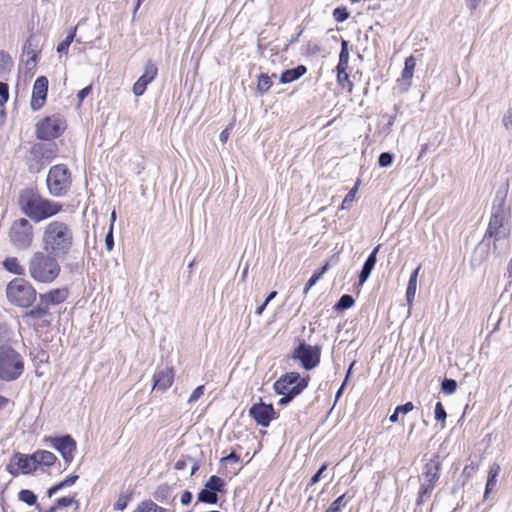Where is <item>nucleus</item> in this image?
<instances>
[{
  "label": "nucleus",
  "mask_w": 512,
  "mask_h": 512,
  "mask_svg": "<svg viewBox=\"0 0 512 512\" xmlns=\"http://www.w3.org/2000/svg\"><path fill=\"white\" fill-rule=\"evenodd\" d=\"M17 203L20 211L28 220L36 223L51 218L62 211L59 202L44 198L36 189L24 188L19 192Z\"/></svg>",
  "instance_id": "obj_1"
},
{
  "label": "nucleus",
  "mask_w": 512,
  "mask_h": 512,
  "mask_svg": "<svg viewBox=\"0 0 512 512\" xmlns=\"http://www.w3.org/2000/svg\"><path fill=\"white\" fill-rule=\"evenodd\" d=\"M42 245L45 252L59 258L66 257L73 247V232L63 221H51L43 231Z\"/></svg>",
  "instance_id": "obj_2"
},
{
  "label": "nucleus",
  "mask_w": 512,
  "mask_h": 512,
  "mask_svg": "<svg viewBox=\"0 0 512 512\" xmlns=\"http://www.w3.org/2000/svg\"><path fill=\"white\" fill-rule=\"evenodd\" d=\"M57 256L43 251L33 253L28 263L30 277L42 284L53 283L60 275L61 266Z\"/></svg>",
  "instance_id": "obj_3"
},
{
  "label": "nucleus",
  "mask_w": 512,
  "mask_h": 512,
  "mask_svg": "<svg viewBox=\"0 0 512 512\" xmlns=\"http://www.w3.org/2000/svg\"><path fill=\"white\" fill-rule=\"evenodd\" d=\"M25 370L22 355L8 344L0 345V380L12 382L19 379Z\"/></svg>",
  "instance_id": "obj_4"
},
{
  "label": "nucleus",
  "mask_w": 512,
  "mask_h": 512,
  "mask_svg": "<svg viewBox=\"0 0 512 512\" xmlns=\"http://www.w3.org/2000/svg\"><path fill=\"white\" fill-rule=\"evenodd\" d=\"M509 218L490 216L487 229L484 233L483 238L476 246L473 256L472 263L474 265H481L489 257L491 247V237L493 233L500 232H511V227L508 223Z\"/></svg>",
  "instance_id": "obj_5"
},
{
  "label": "nucleus",
  "mask_w": 512,
  "mask_h": 512,
  "mask_svg": "<svg viewBox=\"0 0 512 512\" xmlns=\"http://www.w3.org/2000/svg\"><path fill=\"white\" fill-rule=\"evenodd\" d=\"M6 295L11 304L28 308L35 302L37 291L28 280L18 277L8 283Z\"/></svg>",
  "instance_id": "obj_6"
},
{
  "label": "nucleus",
  "mask_w": 512,
  "mask_h": 512,
  "mask_svg": "<svg viewBox=\"0 0 512 512\" xmlns=\"http://www.w3.org/2000/svg\"><path fill=\"white\" fill-rule=\"evenodd\" d=\"M46 184L52 196H65L72 185V175L67 165L56 164L52 166L48 172Z\"/></svg>",
  "instance_id": "obj_7"
},
{
  "label": "nucleus",
  "mask_w": 512,
  "mask_h": 512,
  "mask_svg": "<svg viewBox=\"0 0 512 512\" xmlns=\"http://www.w3.org/2000/svg\"><path fill=\"white\" fill-rule=\"evenodd\" d=\"M441 471V461L438 454L434 455L424 466L422 476L424 478L421 483L416 504L422 505L432 494L436 483L439 480Z\"/></svg>",
  "instance_id": "obj_8"
},
{
  "label": "nucleus",
  "mask_w": 512,
  "mask_h": 512,
  "mask_svg": "<svg viewBox=\"0 0 512 512\" xmlns=\"http://www.w3.org/2000/svg\"><path fill=\"white\" fill-rule=\"evenodd\" d=\"M34 239L33 225L27 218L15 220L9 229V240L17 250H27Z\"/></svg>",
  "instance_id": "obj_9"
},
{
  "label": "nucleus",
  "mask_w": 512,
  "mask_h": 512,
  "mask_svg": "<svg viewBox=\"0 0 512 512\" xmlns=\"http://www.w3.org/2000/svg\"><path fill=\"white\" fill-rule=\"evenodd\" d=\"M58 145L55 142L36 143L30 150L31 161L29 169L32 172H39L48 165L58 154Z\"/></svg>",
  "instance_id": "obj_10"
},
{
  "label": "nucleus",
  "mask_w": 512,
  "mask_h": 512,
  "mask_svg": "<svg viewBox=\"0 0 512 512\" xmlns=\"http://www.w3.org/2000/svg\"><path fill=\"white\" fill-rule=\"evenodd\" d=\"M291 358L298 361L305 370H312L320 363L321 347L318 345L312 346L302 340L293 350Z\"/></svg>",
  "instance_id": "obj_11"
},
{
  "label": "nucleus",
  "mask_w": 512,
  "mask_h": 512,
  "mask_svg": "<svg viewBox=\"0 0 512 512\" xmlns=\"http://www.w3.org/2000/svg\"><path fill=\"white\" fill-rule=\"evenodd\" d=\"M38 469L36 464V459L34 453L32 454H23L20 452H15L9 463L6 465V471L11 474L13 477H17L22 474H31Z\"/></svg>",
  "instance_id": "obj_12"
},
{
  "label": "nucleus",
  "mask_w": 512,
  "mask_h": 512,
  "mask_svg": "<svg viewBox=\"0 0 512 512\" xmlns=\"http://www.w3.org/2000/svg\"><path fill=\"white\" fill-rule=\"evenodd\" d=\"M44 442L58 451L67 465L71 464L77 449V443L71 435L48 436L44 438Z\"/></svg>",
  "instance_id": "obj_13"
},
{
  "label": "nucleus",
  "mask_w": 512,
  "mask_h": 512,
  "mask_svg": "<svg viewBox=\"0 0 512 512\" xmlns=\"http://www.w3.org/2000/svg\"><path fill=\"white\" fill-rule=\"evenodd\" d=\"M65 130L61 119L57 117H45L36 124V137L40 140L50 141L60 137Z\"/></svg>",
  "instance_id": "obj_14"
},
{
  "label": "nucleus",
  "mask_w": 512,
  "mask_h": 512,
  "mask_svg": "<svg viewBox=\"0 0 512 512\" xmlns=\"http://www.w3.org/2000/svg\"><path fill=\"white\" fill-rule=\"evenodd\" d=\"M224 486L225 482L221 477L217 475L210 476L203 488L199 491L197 500L205 504H217L219 500L218 493L223 490Z\"/></svg>",
  "instance_id": "obj_15"
},
{
  "label": "nucleus",
  "mask_w": 512,
  "mask_h": 512,
  "mask_svg": "<svg viewBox=\"0 0 512 512\" xmlns=\"http://www.w3.org/2000/svg\"><path fill=\"white\" fill-rule=\"evenodd\" d=\"M248 414L261 427H268L272 420L278 418L273 405L263 402L262 399L249 408Z\"/></svg>",
  "instance_id": "obj_16"
},
{
  "label": "nucleus",
  "mask_w": 512,
  "mask_h": 512,
  "mask_svg": "<svg viewBox=\"0 0 512 512\" xmlns=\"http://www.w3.org/2000/svg\"><path fill=\"white\" fill-rule=\"evenodd\" d=\"M48 84L49 82L46 76L36 78L30 101V106L33 111H38L44 106L47 99Z\"/></svg>",
  "instance_id": "obj_17"
},
{
  "label": "nucleus",
  "mask_w": 512,
  "mask_h": 512,
  "mask_svg": "<svg viewBox=\"0 0 512 512\" xmlns=\"http://www.w3.org/2000/svg\"><path fill=\"white\" fill-rule=\"evenodd\" d=\"M158 68L151 61L148 60L144 67V73L138 78V80L133 85V93L135 96H142L147 86L157 77Z\"/></svg>",
  "instance_id": "obj_18"
},
{
  "label": "nucleus",
  "mask_w": 512,
  "mask_h": 512,
  "mask_svg": "<svg viewBox=\"0 0 512 512\" xmlns=\"http://www.w3.org/2000/svg\"><path fill=\"white\" fill-rule=\"evenodd\" d=\"M310 381V376L306 375L305 377H302L299 372H286L282 374L275 382L274 384H280L281 382L283 384L286 383L285 389L288 391L291 389L299 388L301 387V393L308 387Z\"/></svg>",
  "instance_id": "obj_19"
},
{
  "label": "nucleus",
  "mask_w": 512,
  "mask_h": 512,
  "mask_svg": "<svg viewBox=\"0 0 512 512\" xmlns=\"http://www.w3.org/2000/svg\"><path fill=\"white\" fill-rule=\"evenodd\" d=\"M174 376L172 367L158 368L153 375V390L165 392L173 384Z\"/></svg>",
  "instance_id": "obj_20"
},
{
  "label": "nucleus",
  "mask_w": 512,
  "mask_h": 512,
  "mask_svg": "<svg viewBox=\"0 0 512 512\" xmlns=\"http://www.w3.org/2000/svg\"><path fill=\"white\" fill-rule=\"evenodd\" d=\"M416 66V59L414 56H409L405 59L404 68L401 72V77L397 79V84L402 93L409 90L412 85L413 73Z\"/></svg>",
  "instance_id": "obj_21"
},
{
  "label": "nucleus",
  "mask_w": 512,
  "mask_h": 512,
  "mask_svg": "<svg viewBox=\"0 0 512 512\" xmlns=\"http://www.w3.org/2000/svg\"><path fill=\"white\" fill-rule=\"evenodd\" d=\"M510 234L511 232H498L497 234H492L490 250H492L495 257H502L509 251Z\"/></svg>",
  "instance_id": "obj_22"
},
{
  "label": "nucleus",
  "mask_w": 512,
  "mask_h": 512,
  "mask_svg": "<svg viewBox=\"0 0 512 512\" xmlns=\"http://www.w3.org/2000/svg\"><path fill=\"white\" fill-rule=\"evenodd\" d=\"M68 296V288L63 287L52 289L46 293L40 294L39 299L43 304H46L47 306H53L65 302Z\"/></svg>",
  "instance_id": "obj_23"
},
{
  "label": "nucleus",
  "mask_w": 512,
  "mask_h": 512,
  "mask_svg": "<svg viewBox=\"0 0 512 512\" xmlns=\"http://www.w3.org/2000/svg\"><path fill=\"white\" fill-rule=\"evenodd\" d=\"M286 383L283 384H273V390L277 395H281L282 397L278 400L277 405L281 407H286L289 405L297 396L301 394V387L287 390Z\"/></svg>",
  "instance_id": "obj_24"
},
{
  "label": "nucleus",
  "mask_w": 512,
  "mask_h": 512,
  "mask_svg": "<svg viewBox=\"0 0 512 512\" xmlns=\"http://www.w3.org/2000/svg\"><path fill=\"white\" fill-rule=\"evenodd\" d=\"M379 249L380 245H377L366 258L358 276V281L360 285H363L370 277L371 272L374 269L377 262V253Z\"/></svg>",
  "instance_id": "obj_25"
},
{
  "label": "nucleus",
  "mask_w": 512,
  "mask_h": 512,
  "mask_svg": "<svg viewBox=\"0 0 512 512\" xmlns=\"http://www.w3.org/2000/svg\"><path fill=\"white\" fill-rule=\"evenodd\" d=\"M306 73L307 67L303 64H300L294 68L284 70L279 77V81L282 84L292 83L300 79Z\"/></svg>",
  "instance_id": "obj_26"
},
{
  "label": "nucleus",
  "mask_w": 512,
  "mask_h": 512,
  "mask_svg": "<svg viewBox=\"0 0 512 512\" xmlns=\"http://www.w3.org/2000/svg\"><path fill=\"white\" fill-rule=\"evenodd\" d=\"M34 456L38 468L40 466L51 467L58 460L55 454L47 450H36Z\"/></svg>",
  "instance_id": "obj_27"
},
{
  "label": "nucleus",
  "mask_w": 512,
  "mask_h": 512,
  "mask_svg": "<svg viewBox=\"0 0 512 512\" xmlns=\"http://www.w3.org/2000/svg\"><path fill=\"white\" fill-rule=\"evenodd\" d=\"M420 267H417L410 275L407 289H406V301L409 306L412 305L413 300L415 298L416 294V288H417V277L419 273Z\"/></svg>",
  "instance_id": "obj_28"
},
{
  "label": "nucleus",
  "mask_w": 512,
  "mask_h": 512,
  "mask_svg": "<svg viewBox=\"0 0 512 512\" xmlns=\"http://www.w3.org/2000/svg\"><path fill=\"white\" fill-rule=\"evenodd\" d=\"M133 512H174L172 510H168L157 505L152 500H144L141 501L137 507L133 510Z\"/></svg>",
  "instance_id": "obj_29"
},
{
  "label": "nucleus",
  "mask_w": 512,
  "mask_h": 512,
  "mask_svg": "<svg viewBox=\"0 0 512 512\" xmlns=\"http://www.w3.org/2000/svg\"><path fill=\"white\" fill-rule=\"evenodd\" d=\"M509 190V184L508 182L501 187L498 188L496 191L492 207L494 208H506V199L508 195Z\"/></svg>",
  "instance_id": "obj_30"
},
{
  "label": "nucleus",
  "mask_w": 512,
  "mask_h": 512,
  "mask_svg": "<svg viewBox=\"0 0 512 512\" xmlns=\"http://www.w3.org/2000/svg\"><path fill=\"white\" fill-rule=\"evenodd\" d=\"M3 267L8 272L16 274V275H24L25 274V268L22 265H20V263L16 257H7L3 261Z\"/></svg>",
  "instance_id": "obj_31"
},
{
  "label": "nucleus",
  "mask_w": 512,
  "mask_h": 512,
  "mask_svg": "<svg viewBox=\"0 0 512 512\" xmlns=\"http://www.w3.org/2000/svg\"><path fill=\"white\" fill-rule=\"evenodd\" d=\"M76 31H77V26L70 28L65 39L57 45L56 50L59 54H67L68 53L69 47L76 37Z\"/></svg>",
  "instance_id": "obj_32"
},
{
  "label": "nucleus",
  "mask_w": 512,
  "mask_h": 512,
  "mask_svg": "<svg viewBox=\"0 0 512 512\" xmlns=\"http://www.w3.org/2000/svg\"><path fill=\"white\" fill-rule=\"evenodd\" d=\"M355 304V299L350 294H343L333 306L336 312H343Z\"/></svg>",
  "instance_id": "obj_33"
},
{
  "label": "nucleus",
  "mask_w": 512,
  "mask_h": 512,
  "mask_svg": "<svg viewBox=\"0 0 512 512\" xmlns=\"http://www.w3.org/2000/svg\"><path fill=\"white\" fill-rule=\"evenodd\" d=\"M48 307L49 306H47L46 304H43L40 301V303L37 306L33 307L32 309H30L29 311L26 312L25 317L35 319V320L41 319L49 314Z\"/></svg>",
  "instance_id": "obj_34"
},
{
  "label": "nucleus",
  "mask_w": 512,
  "mask_h": 512,
  "mask_svg": "<svg viewBox=\"0 0 512 512\" xmlns=\"http://www.w3.org/2000/svg\"><path fill=\"white\" fill-rule=\"evenodd\" d=\"M18 499L19 501L24 502L28 506H35V508L37 507V505H39L37 502V495L30 489L20 490L18 492Z\"/></svg>",
  "instance_id": "obj_35"
},
{
  "label": "nucleus",
  "mask_w": 512,
  "mask_h": 512,
  "mask_svg": "<svg viewBox=\"0 0 512 512\" xmlns=\"http://www.w3.org/2000/svg\"><path fill=\"white\" fill-rule=\"evenodd\" d=\"M353 496H349L347 498V493L340 495L336 498L330 506L326 509L325 512H341L342 508H344L347 503L352 499Z\"/></svg>",
  "instance_id": "obj_36"
},
{
  "label": "nucleus",
  "mask_w": 512,
  "mask_h": 512,
  "mask_svg": "<svg viewBox=\"0 0 512 512\" xmlns=\"http://www.w3.org/2000/svg\"><path fill=\"white\" fill-rule=\"evenodd\" d=\"M13 66V61L11 56L3 51L0 50V77H3L5 74H7Z\"/></svg>",
  "instance_id": "obj_37"
},
{
  "label": "nucleus",
  "mask_w": 512,
  "mask_h": 512,
  "mask_svg": "<svg viewBox=\"0 0 512 512\" xmlns=\"http://www.w3.org/2000/svg\"><path fill=\"white\" fill-rule=\"evenodd\" d=\"M349 63V50H348V41L342 39L341 41V49L339 53V60L336 68H348Z\"/></svg>",
  "instance_id": "obj_38"
},
{
  "label": "nucleus",
  "mask_w": 512,
  "mask_h": 512,
  "mask_svg": "<svg viewBox=\"0 0 512 512\" xmlns=\"http://www.w3.org/2000/svg\"><path fill=\"white\" fill-rule=\"evenodd\" d=\"M346 70L347 68H336L337 82L342 88H347L348 91L351 92L353 83L350 81Z\"/></svg>",
  "instance_id": "obj_39"
},
{
  "label": "nucleus",
  "mask_w": 512,
  "mask_h": 512,
  "mask_svg": "<svg viewBox=\"0 0 512 512\" xmlns=\"http://www.w3.org/2000/svg\"><path fill=\"white\" fill-rule=\"evenodd\" d=\"M271 86H272V81H271L270 76L266 73H260L258 76L257 92L260 95H263L269 91Z\"/></svg>",
  "instance_id": "obj_40"
},
{
  "label": "nucleus",
  "mask_w": 512,
  "mask_h": 512,
  "mask_svg": "<svg viewBox=\"0 0 512 512\" xmlns=\"http://www.w3.org/2000/svg\"><path fill=\"white\" fill-rule=\"evenodd\" d=\"M153 497L156 501L164 502L171 497V488L167 484H161L157 487L153 493Z\"/></svg>",
  "instance_id": "obj_41"
},
{
  "label": "nucleus",
  "mask_w": 512,
  "mask_h": 512,
  "mask_svg": "<svg viewBox=\"0 0 512 512\" xmlns=\"http://www.w3.org/2000/svg\"><path fill=\"white\" fill-rule=\"evenodd\" d=\"M131 498H132L131 493H121L118 496V499L114 504V510H116V511L125 510L128 506V503L130 502Z\"/></svg>",
  "instance_id": "obj_42"
},
{
  "label": "nucleus",
  "mask_w": 512,
  "mask_h": 512,
  "mask_svg": "<svg viewBox=\"0 0 512 512\" xmlns=\"http://www.w3.org/2000/svg\"><path fill=\"white\" fill-rule=\"evenodd\" d=\"M457 382L452 378H444L441 382V390L444 394L451 395L457 389Z\"/></svg>",
  "instance_id": "obj_43"
},
{
  "label": "nucleus",
  "mask_w": 512,
  "mask_h": 512,
  "mask_svg": "<svg viewBox=\"0 0 512 512\" xmlns=\"http://www.w3.org/2000/svg\"><path fill=\"white\" fill-rule=\"evenodd\" d=\"M332 15L336 22L342 23L349 18L350 13L345 6H338L333 10Z\"/></svg>",
  "instance_id": "obj_44"
},
{
  "label": "nucleus",
  "mask_w": 512,
  "mask_h": 512,
  "mask_svg": "<svg viewBox=\"0 0 512 512\" xmlns=\"http://www.w3.org/2000/svg\"><path fill=\"white\" fill-rule=\"evenodd\" d=\"M498 471H499V466H497L495 470L491 469L489 471V475H488L486 486H485V493H484L485 497L495 487V485H496V477L498 475Z\"/></svg>",
  "instance_id": "obj_45"
},
{
  "label": "nucleus",
  "mask_w": 512,
  "mask_h": 512,
  "mask_svg": "<svg viewBox=\"0 0 512 512\" xmlns=\"http://www.w3.org/2000/svg\"><path fill=\"white\" fill-rule=\"evenodd\" d=\"M73 503H76V507L79 506V503L78 501H76L74 499V497H70V496H63L61 498H58L55 500L53 506L56 507V510H58V508H65V507H69L71 506Z\"/></svg>",
  "instance_id": "obj_46"
},
{
  "label": "nucleus",
  "mask_w": 512,
  "mask_h": 512,
  "mask_svg": "<svg viewBox=\"0 0 512 512\" xmlns=\"http://www.w3.org/2000/svg\"><path fill=\"white\" fill-rule=\"evenodd\" d=\"M478 469V465L474 462H471L470 464L465 465L463 471H462V477H464V480L462 481V486L465 485L466 481L473 477L475 472Z\"/></svg>",
  "instance_id": "obj_47"
},
{
  "label": "nucleus",
  "mask_w": 512,
  "mask_h": 512,
  "mask_svg": "<svg viewBox=\"0 0 512 512\" xmlns=\"http://www.w3.org/2000/svg\"><path fill=\"white\" fill-rule=\"evenodd\" d=\"M394 160V154L391 152H382L378 157V165L386 168L392 165Z\"/></svg>",
  "instance_id": "obj_48"
},
{
  "label": "nucleus",
  "mask_w": 512,
  "mask_h": 512,
  "mask_svg": "<svg viewBox=\"0 0 512 512\" xmlns=\"http://www.w3.org/2000/svg\"><path fill=\"white\" fill-rule=\"evenodd\" d=\"M23 52L26 53L27 55H30V60L31 61H34V62L36 61L37 54H36V49H34L32 47V36H30L26 40V42H25V44L23 46Z\"/></svg>",
  "instance_id": "obj_49"
},
{
  "label": "nucleus",
  "mask_w": 512,
  "mask_h": 512,
  "mask_svg": "<svg viewBox=\"0 0 512 512\" xmlns=\"http://www.w3.org/2000/svg\"><path fill=\"white\" fill-rule=\"evenodd\" d=\"M434 416L437 421L445 422L447 413L441 402H437L434 409Z\"/></svg>",
  "instance_id": "obj_50"
},
{
  "label": "nucleus",
  "mask_w": 512,
  "mask_h": 512,
  "mask_svg": "<svg viewBox=\"0 0 512 512\" xmlns=\"http://www.w3.org/2000/svg\"><path fill=\"white\" fill-rule=\"evenodd\" d=\"M355 195H356V187L351 189L346 194V196L344 197V199L342 201L341 209H349L351 207L353 201L355 200Z\"/></svg>",
  "instance_id": "obj_51"
},
{
  "label": "nucleus",
  "mask_w": 512,
  "mask_h": 512,
  "mask_svg": "<svg viewBox=\"0 0 512 512\" xmlns=\"http://www.w3.org/2000/svg\"><path fill=\"white\" fill-rule=\"evenodd\" d=\"M328 464L323 463L315 474L312 475L309 481V485L313 486L318 483L322 477V474L327 470Z\"/></svg>",
  "instance_id": "obj_52"
},
{
  "label": "nucleus",
  "mask_w": 512,
  "mask_h": 512,
  "mask_svg": "<svg viewBox=\"0 0 512 512\" xmlns=\"http://www.w3.org/2000/svg\"><path fill=\"white\" fill-rule=\"evenodd\" d=\"M321 51V48L318 43L313 41H308L305 45V53L307 55H316Z\"/></svg>",
  "instance_id": "obj_53"
},
{
  "label": "nucleus",
  "mask_w": 512,
  "mask_h": 512,
  "mask_svg": "<svg viewBox=\"0 0 512 512\" xmlns=\"http://www.w3.org/2000/svg\"><path fill=\"white\" fill-rule=\"evenodd\" d=\"M491 216L510 218L511 217V210H510V208H494V207H491Z\"/></svg>",
  "instance_id": "obj_54"
},
{
  "label": "nucleus",
  "mask_w": 512,
  "mask_h": 512,
  "mask_svg": "<svg viewBox=\"0 0 512 512\" xmlns=\"http://www.w3.org/2000/svg\"><path fill=\"white\" fill-rule=\"evenodd\" d=\"M105 247L109 252L114 248L113 225H110L109 231L105 236Z\"/></svg>",
  "instance_id": "obj_55"
},
{
  "label": "nucleus",
  "mask_w": 512,
  "mask_h": 512,
  "mask_svg": "<svg viewBox=\"0 0 512 512\" xmlns=\"http://www.w3.org/2000/svg\"><path fill=\"white\" fill-rule=\"evenodd\" d=\"M204 390H205L204 385H199L198 387H196L194 389V391L192 392V394L190 395V397L188 399V403L191 404V403L196 402L204 394Z\"/></svg>",
  "instance_id": "obj_56"
},
{
  "label": "nucleus",
  "mask_w": 512,
  "mask_h": 512,
  "mask_svg": "<svg viewBox=\"0 0 512 512\" xmlns=\"http://www.w3.org/2000/svg\"><path fill=\"white\" fill-rule=\"evenodd\" d=\"M321 278L316 275L314 272L312 274V276L308 279V281L306 282L305 286H304V289H303V294L304 295H307L309 290L320 280Z\"/></svg>",
  "instance_id": "obj_57"
},
{
  "label": "nucleus",
  "mask_w": 512,
  "mask_h": 512,
  "mask_svg": "<svg viewBox=\"0 0 512 512\" xmlns=\"http://www.w3.org/2000/svg\"><path fill=\"white\" fill-rule=\"evenodd\" d=\"M31 355H33L32 352ZM34 359L39 360L40 363H47L49 361V354L46 350L39 348L34 354Z\"/></svg>",
  "instance_id": "obj_58"
},
{
  "label": "nucleus",
  "mask_w": 512,
  "mask_h": 512,
  "mask_svg": "<svg viewBox=\"0 0 512 512\" xmlns=\"http://www.w3.org/2000/svg\"><path fill=\"white\" fill-rule=\"evenodd\" d=\"M9 99V86L5 82H0V101H3V105Z\"/></svg>",
  "instance_id": "obj_59"
},
{
  "label": "nucleus",
  "mask_w": 512,
  "mask_h": 512,
  "mask_svg": "<svg viewBox=\"0 0 512 512\" xmlns=\"http://www.w3.org/2000/svg\"><path fill=\"white\" fill-rule=\"evenodd\" d=\"M414 409V405L412 402H406L405 404L398 405L395 410L396 413L406 415L407 413L411 412Z\"/></svg>",
  "instance_id": "obj_60"
},
{
  "label": "nucleus",
  "mask_w": 512,
  "mask_h": 512,
  "mask_svg": "<svg viewBox=\"0 0 512 512\" xmlns=\"http://www.w3.org/2000/svg\"><path fill=\"white\" fill-rule=\"evenodd\" d=\"M502 122L507 130L512 131V107H510L507 113L503 116Z\"/></svg>",
  "instance_id": "obj_61"
},
{
  "label": "nucleus",
  "mask_w": 512,
  "mask_h": 512,
  "mask_svg": "<svg viewBox=\"0 0 512 512\" xmlns=\"http://www.w3.org/2000/svg\"><path fill=\"white\" fill-rule=\"evenodd\" d=\"M79 479V476L76 474H72L67 476L64 480L61 481L64 488L70 487L76 483V481Z\"/></svg>",
  "instance_id": "obj_62"
},
{
  "label": "nucleus",
  "mask_w": 512,
  "mask_h": 512,
  "mask_svg": "<svg viewBox=\"0 0 512 512\" xmlns=\"http://www.w3.org/2000/svg\"><path fill=\"white\" fill-rule=\"evenodd\" d=\"M193 499V494L189 490H185L181 494L180 502L182 505H189Z\"/></svg>",
  "instance_id": "obj_63"
},
{
  "label": "nucleus",
  "mask_w": 512,
  "mask_h": 512,
  "mask_svg": "<svg viewBox=\"0 0 512 512\" xmlns=\"http://www.w3.org/2000/svg\"><path fill=\"white\" fill-rule=\"evenodd\" d=\"M91 91H92V87L90 85L81 89L77 94L79 103L83 102L84 99L91 93Z\"/></svg>",
  "instance_id": "obj_64"
}]
</instances>
